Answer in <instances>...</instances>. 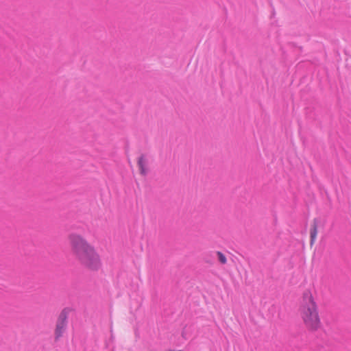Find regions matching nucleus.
I'll return each instance as SVG.
<instances>
[{
  "label": "nucleus",
  "instance_id": "obj_3",
  "mask_svg": "<svg viewBox=\"0 0 351 351\" xmlns=\"http://www.w3.org/2000/svg\"><path fill=\"white\" fill-rule=\"evenodd\" d=\"M66 326V317L65 315H60V317L58 319L56 326V330H55V335H56V339H58L60 338Z\"/></svg>",
  "mask_w": 351,
  "mask_h": 351
},
{
  "label": "nucleus",
  "instance_id": "obj_1",
  "mask_svg": "<svg viewBox=\"0 0 351 351\" xmlns=\"http://www.w3.org/2000/svg\"><path fill=\"white\" fill-rule=\"evenodd\" d=\"M71 255L84 269L97 271L102 267L101 256L96 248L83 236L71 233L68 236Z\"/></svg>",
  "mask_w": 351,
  "mask_h": 351
},
{
  "label": "nucleus",
  "instance_id": "obj_5",
  "mask_svg": "<svg viewBox=\"0 0 351 351\" xmlns=\"http://www.w3.org/2000/svg\"><path fill=\"white\" fill-rule=\"evenodd\" d=\"M317 235V227L316 224H314L311 229L310 236H311V245H313L315 242Z\"/></svg>",
  "mask_w": 351,
  "mask_h": 351
},
{
  "label": "nucleus",
  "instance_id": "obj_2",
  "mask_svg": "<svg viewBox=\"0 0 351 351\" xmlns=\"http://www.w3.org/2000/svg\"><path fill=\"white\" fill-rule=\"evenodd\" d=\"M316 297L315 289L307 288L302 291L299 304L298 313L305 328L310 331H316L322 326Z\"/></svg>",
  "mask_w": 351,
  "mask_h": 351
},
{
  "label": "nucleus",
  "instance_id": "obj_4",
  "mask_svg": "<svg viewBox=\"0 0 351 351\" xmlns=\"http://www.w3.org/2000/svg\"><path fill=\"white\" fill-rule=\"evenodd\" d=\"M138 166L140 169V173L142 175H145L147 173V159L145 157L142 155L139 157L138 159Z\"/></svg>",
  "mask_w": 351,
  "mask_h": 351
},
{
  "label": "nucleus",
  "instance_id": "obj_6",
  "mask_svg": "<svg viewBox=\"0 0 351 351\" xmlns=\"http://www.w3.org/2000/svg\"><path fill=\"white\" fill-rule=\"evenodd\" d=\"M217 256L218 257V260L219 261L224 265L227 263V258L226 257V256L221 252H217Z\"/></svg>",
  "mask_w": 351,
  "mask_h": 351
}]
</instances>
